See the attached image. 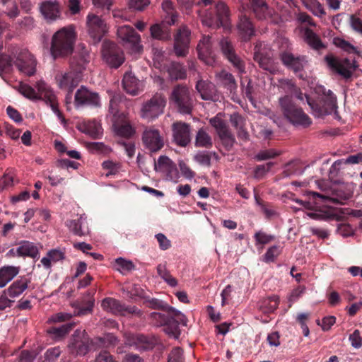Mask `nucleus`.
I'll list each match as a JSON object with an SVG mask.
<instances>
[{"mask_svg":"<svg viewBox=\"0 0 362 362\" xmlns=\"http://www.w3.org/2000/svg\"><path fill=\"white\" fill-rule=\"evenodd\" d=\"M139 301L151 309L160 310L150 314L151 323L156 327H163L164 332L174 339H178L181 334L180 325L187 326V319L180 311L170 306L167 303L148 296H141L137 293V303Z\"/></svg>","mask_w":362,"mask_h":362,"instance_id":"nucleus-1","label":"nucleus"},{"mask_svg":"<svg viewBox=\"0 0 362 362\" xmlns=\"http://www.w3.org/2000/svg\"><path fill=\"white\" fill-rule=\"evenodd\" d=\"M77 39L76 28L74 25L60 28L52 37L50 54L54 59L71 55Z\"/></svg>","mask_w":362,"mask_h":362,"instance_id":"nucleus-2","label":"nucleus"},{"mask_svg":"<svg viewBox=\"0 0 362 362\" xmlns=\"http://www.w3.org/2000/svg\"><path fill=\"white\" fill-rule=\"evenodd\" d=\"M122 99L123 96L119 93L111 95L108 116L117 134L128 139L134 133V129L130 124L127 115L121 112L120 104Z\"/></svg>","mask_w":362,"mask_h":362,"instance_id":"nucleus-3","label":"nucleus"},{"mask_svg":"<svg viewBox=\"0 0 362 362\" xmlns=\"http://www.w3.org/2000/svg\"><path fill=\"white\" fill-rule=\"evenodd\" d=\"M279 103L282 115L293 125L306 128L312 124L309 116L294 103L290 95L281 97L279 99Z\"/></svg>","mask_w":362,"mask_h":362,"instance_id":"nucleus-4","label":"nucleus"},{"mask_svg":"<svg viewBox=\"0 0 362 362\" xmlns=\"http://www.w3.org/2000/svg\"><path fill=\"white\" fill-rule=\"evenodd\" d=\"M169 101L181 114L188 115L192 111L194 100L192 92L185 84H177L173 87Z\"/></svg>","mask_w":362,"mask_h":362,"instance_id":"nucleus-5","label":"nucleus"},{"mask_svg":"<svg viewBox=\"0 0 362 362\" xmlns=\"http://www.w3.org/2000/svg\"><path fill=\"white\" fill-rule=\"evenodd\" d=\"M202 23L209 28L217 29L223 27L230 28L229 11L223 2L217 3L211 11L206 10L201 16Z\"/></svg>","mask_w":362,"mask_h":362,"instance_id":"nucleus-6","label":"nucleus"},{"mask_svg":"<svg viewBox=\"0 0 362 362\" xmlns=\"http://www.w3.org/2000/svg\"><path fill=\"white\" fill-rule=\"evenodd\" d=\"M307 102L313 113L321 117L326 115H336L337 113V98L330 90H325L319 102L307 96Z\"/></svg>","mask_w":362,"mask_h":362,"instance_id":"nucleus-7","label":"nucleus"},{"mask_svg":"<svg viewBox=\"0 0 362 362\" xmlns=\"http://www.w3.org/2000/svg\"><path fill=\"white\" fill-rule=\"evenodd\" d=\"M68 348L72 355L85 356L95 349V342L85 330L78 329L71 335Z\"/></svg>","mask_w":362,"mask_h":362,"instance_id":"nucleus-8","label":"nucleus"},{"mask_svg":"<svg viewBox=\"0 0 362 362\" xmlns=\"http://www.w3.org/2000/svg\"><path fill=\"white\" fill-rule=\"evenodd\" d=\"M166 100L161 94L156 93L150 100L143 103L140 116L148 122L152 121L163 113Z\"/></svg>","mask_w":362,"mask_h":362,"instance_id":"nucleus-9","label":"nucleus"},{"mask_svg":"<svg viewBox=\"0 0 362 362\" xmlns=\"http://www.w3.org/2000/svg\"><path fill=\"white\" fill-rule=\"evenodd\" d=\"M101 54L104 62L111 68L117 69L124 62L123 51L114 42L105 40L102 45Z\"/></svg>","mask_w":362,"mask_h":362,"instance_id":"nucleus-10","label":"nucleus"},{"mask_svg":"<svg viewBox=\"0 0 362 362\" xmlns=\"http://www.w3.org/2000/svg\"><path fill=\"white\" fill-rule=\"evenodd\" d=\"M14 66L22 74L31 76L36 71L37 61L26 49H18L14 52Z\"/></svg>","mask_w":362,"mask_h":362,"instance_id":"nucleus-11","label":"nucleus"},{"mask_svg":"<svg viewBox=\"0 0 362 362\" xmlns=\"http://www.w3.org/2000/svg\"><path fill=\"white\" fill-rule=\"evenodd\" d=\"M74 104L76 109L97 108L101 106V101L98 93L82 86L75 93Z\"/></svg>","mask_w":362,"mask_h":362,"instance_id":"nucleus-12","label":"nucleus"},{"mask_svg":"<svg viewBox=\"0 0 362 362\" xmlns=\"http://www.w3.org/2000/svg\"><path fill=\"white\" fill-rule=\"evenodd\" d=\"M328 66L346 79L352 76L353 71H355L357 66L355 62H352L347 58L342 60L334 57L332 54H327L325 57Z\"/></svg>","mask_w":362,"mask_h":362,"instance_id":"nucleus-13","label":"nucleus"},{"mask_svg":"<svg viewBox=\"0 0 362 362\" xmlns=\"http://www.w3.org/2000/svg\"><path fill=\"white\" fill-rule=\"evenodd\" d=\"M191 32L185 25L180 27L174 35L173 49L178 57H186L189 52Z\"/></svg>","mask_w":362,"mask_h":362,"instance_id":"nucleus-14","label":"nucleus"},{"mask_svg":"<svg viewBox=\"0 0 362 362\" xmlns=\"http://www.w3.org/2000/svg\"><path fill=\"white\" fill-rule=\"evenodd\" d=\"M88 33L93 44L98 43L106 32V25L98 16L89 13L86 18Z\"/></svg>","mask_w":362,"mask_h":362,"instance_id":"nucleus-15","label":"nucleus"},{"mask_svg":"<svg viewBox=\"0 0 362 362\" xmlns=\"http://www.w3.org/2000/svg\"><path fill=\"white\" fill-rule=\"evenodd\" d=\"M282 64L295 74L301 72L307 64V57L304 55H295L290 51H284L280 54Z\"/></svg>","mask_w":362,"mask_h":362,"instance_id":"nucleus-16","label":"nucleus"},{"mask_svg":"<svg viewBox=\"0 0 362 362\" xmlns=\"http://www.w3.org/2000/svg\"><path fill=\"white\" fill-rule=\"evenodd\" d=\"M173 140L180 146L185 147L191 141V132L189 124L176 122L172 125Z\"/></svg>","mask_w":362,"mask_h":362,"instance_id":"nucleus-17","label":"nucleus"},{"mask_svg":"<svg viewBox=\"0 0 362 362\" xmlns=\"http://www.w3.org/2000/svg\"><path fill=\"white\" fill-rule=\"evenodd\" d=\"M101 307L105 311L115 315H126L135 312L134 306H127L119 300L110 297H107L102 300Z\"/></svg>","mask_w":362,"mask_h":362,"instance_id":"nucleus-18","label":"nucleus"},{"mask_svg":"<svg viewBox=\"0 0 362 362\" xmlns=\"http://www.w3.org/2000/svg\"><path fill=\"white\" fill-rule=\"evenodd\" d=\"M142 141L146 146L151 152L160 150L164 146V141L157 129H146L142 136Z\"/></svg>","mask_w":362,"mask_h":362,"instance_id":"nucleus-19","label":"nucleus"},{"mask_svg":"<svg viewBox=\"0 0 362 362\" xmlns=\"http://www.w3.org/2000/svg\"><path fill=\"white\" fill-rule=\"evenodd\" d=\"M155 170L166 175L167 179L176 180L178 177V172L176 165L165 156H160L155 162Z\"/></svg>","mask_w":362,"mask_h":362,"instance_id":"nucleus-20","label":"nucleus"},{"mask_svg":"<svg viewBox=\"0 0 362 362\" xmlns=\"http://www.w3.org/2000/svg\"><path fill=\"white\" fill-rule=\"evenodd\" d=\"M55 78L60 88L71 90H73L78 85L81 79L77 74L70 70L65 73L58 74Z\"/></svg>","mask_w":362,"mask_h":362,"instance_id":"nucleus-21","label":"nucleus"},{"mask_svg":"<svg viewBox=\"0 0 362 362\" xmlns=\"http://www.w3.org/2000/svg\"><path fill=\"white\" fill-rule=\"evenodd\" d=\"M238 34L243 41H249L255 35V27L250 18L246 14L242 13L239 16L237 25Z\"/></svg>","mask_w":362,"mask_h":362,"instance_id":"nucleus-22","label":"nucleus"},{"mask_svg":"<svg viewBox=\"0 0 362 362\" xmlns=\"http://www.w3.org/2000/svg\"><path fill=\"white\" fill-rule=\"evenodd\" d=\"M40 10L47 20L55 21L60 18L61 6L57 1H45L40 5Z\"/></svg>","mask_w":362,"mask_h":362,"instance_id":"nucleus-23","label":"nucleus"},{"mask_svg":"<svg viewBox=\"0 0 362 362\" xmlns=\"http://www.w3.org/2000/svg\"><path fill=\"white\" fill-rule=\"evenodd\" d=\"M261 44L257 43L254 48L253 59L257 62L259 67L265 71L272 74H274L276 71V67L273 62V59L266 54L260 52Z\"/></svg>","mask_w":362,"mask_h":362,"instance_id":"nucleus-24","label":"nucleus"},{"mask_svg":"<svg viewBox=\"0 0 362 362\" xmlns=\"http://www.w3.org/2000/svg\"><path fill=\"white\" fill-rule=\"evenodd\" d=\"M195 88L202 99L204 100H216L217 98L216 87L209 81L199 80L196 83Z\"/></svg>","mask_w":362,"mask_h":362,"instance_id":"nucleus-25","label":"nucleus"},{"mask_svg":"<svg viewBox=\"0 0 362 362\" xmlns=\"http://www.w3.org/2000/svg\"><path fill=\"white\" fill-rule=\"evenodd\" d=\"M218 84L228 90L230 93L235 94L238 89V83L234 76L226 70H221L215 75Z\"/></svg>","mask_w":362,"mask_h":362,"instance_id":"nucleus-26","label":"nucleus"},{"mask_svg":"<svg viewBox=\"0 0 362 362\" xmlns=\"http://www.w3.org/2000/svg\"><path fill=\"white\" fill-rule=\"evenodd\" d=\"M66 226L69 230L75 235L85 236L89 234V228L87 222L83 216H77L76 218L67 220Z\"/></svg>","mask_w":362,"mask_h":362,"instance_id":"nucleus-27","label":"nucleus"},{"mask_svg":"<svg viewBox=\"0 0 362 362\" xmlns=\"http://www.w3.org/2000/svg\"><path fill=\"white\" fill-rule=\"evenodd\" d=\"M36 87L38 91V99L44 100L46 104L52 107L53 105L58 104L57 98L54 90L44 81H38Z\"/></svg>","mask_w":362,"mask_h":362,"instance_id":"nucleus-28","label":"nucleus"},{"mask_svg":"<svg viewBox=\"0 0 362 362\" xmlns=\"http://www.w3.org/2000/svg\"><path fill=\"white\" fill-rule=\"evenodd\" d=\"M197 52L200 59L209 64L212 54V43L209 35H204L197 45Z\"/></svg>","mask_w":362,"mask_h":362,"instance_id":"nucleus-29","label":"nucleus"},{"mask_svg":"<svg viewBox=\"0 0 362 362\" xmlns=\"http://www.w3.org/2000/svg\"><path fill=\"white\" fill-rule=\"evenodd\" d=\"M117 36L124 45H129L133 50L136 47V34L134 28L127 25L119 26L117 29Z\"/></svg>","mask_w":362,"mask_h":362,"instance_id":"nucleus-30","label":"nucleus"},{"mask_svg":"<svg viewBox=\"0 0 362 362\" xmlns=\"http://www.w3.org/2000/svg\"><path fill=\"white\" fill-rule=\"evenodd\" d=\"M251 7L257 18L264 20L272 15V10L265 0H250Z\"/></svg>","mask_w":362,"mask_h":362,"instance_id":"nucleus-31","label":"nucleus"},{"mask_svg":"<svg viewBox=\"0 0 362 362\" xmlns=\"http://www.w3.org/2000/svg\"><path fill=\"white\" fill-rule=\"evenodd\" d=\"M16 248V255L18 257H29L35 258L39 255L37 247L32 242L23 240Z\"/></svg>","mask_w":362,"mask_h":362,"instance_id":"nucleus-32","label":"nucleus"},{"mask_svg":"<svg viewBox=\"0 0 362 362\" xmlns=\"http://www.w3.org/2000/svg\"><path fill=\"white\" fill-rule=\"evenodd\" d=\"M30 281L25 276L13 281L11 286L5 290L10 298H14L19 296L28 287Z\"/></svg>","mask_w":362,"mask_h":362,"instance_id":"nucleus-33","label":"nucleus"},{"mask_svg":"<svg viewBox=\"0 0 362 362\" xmlns=\"http://www.w3.org/2000/svg\"><path fill=\"white\" fill-rule=\"evenodd\" d=\"M74 323H66L60 327H51L47 329V334L54 341L64 339L74 327Z\"/></svg>","mask_w":362,"mask_h":362,"instance_id":"nucleus-34","label":"nucleus"},{"mask_svg":"<svg viewBox=\"0 0 362 362\" xmlns=\"http://www.w3.org/2000/svg\"><path fill=\"white\" fill-rule=\"evenodd\" d=\"M20 267L14 266H4L0 268V287H4L18 275Z\"/></svg>","mask_w":362,"mask_h":362,"instance_id":"nucleus-35","label":"nucleus"},{"mask_svg":"<svg viewBox=\"0 0 362 362\" xmlns=\"http://www.w3.org/2000/svg\"><path fill=\"white\" fill-rule=\"evenodd\" d=\"M94 298H82L80 302L74 303L75 308L74 313L76 315L82 316L92 313L94 306Z\"/></svg>","mask_w":362,"mask_h":362,"instance_id":"nucleus-36","label":"nucleus"},{"mask_svg":"<svg viewBox=\"0 0 362 362\" xmlns=\"http://www.w3.org/2000/svg\"><path fill=\"white\" fill-rule=\"evenodd\" d=\"M162 9L163 11V20L168 25H175L177 21V12L173 7V3L169 0H163L162 3Z\"/></svg>","mask_w":362,"mask_h":362,"instance_id":"nucleus-37","label":"nucleus"},{"mask_svg":"<svg viewBox=\"0 0 362 362\" xmlns=\"http://www.w3.org/2000/svg\"><path fill=\"white\" fill-rule=\"evenodd\" d=\"M168 25L165 23V20L163 21L160 25L156 24L151 27V34L153 38L162 40H167L170 38V33L168 29Z\"/></svg>","mask_w":362,"mask_h":362,"instance_id":"nucleus-38","label":"nucleus"},{"mask_svg":"<svg viewBox=\"0 0 362 362\" xmlns=\"http://www.w3.org/2000/svg\"><path fill=\"white\" fill-rule=\"evenodd\" d=\"M279 298L276 296H268L263 298L259 303V309L263 313L269 314L274 313L279 306Z\"/></svg>","mask_w":362,"mask_h":362,"instance_id":"nucleus-39","label":"nucleus"},{"mask_svg":"<svg viewBox=\"0 0 362 362\" xmlns=\"http://www.w3.org/2000/svg\"><path fill=\"white\" fill-rule=\"evenodd\" d=\"M304 37L305 42L314 49L320 50L325 47L320 37L310 28L305 29Z\"/></svg>","mask_w":362,"mask_h":362,"instance_id":"nucleus-40","label":"nucleus"},{"mask_svg":"<svg viewBox=\"0 0 362 362\" xmlns=\"http://www.w3.org/2000/svg\"><path fill=\"white\" fill-rule=\"evenodd\" d=\"M301 2L314 16L322 18L326 15L322 4L318 0H301Z\"/></svg>","mask_w":362,"mask_h":362,"instance_id":"nucleus-41","label":"nucleus"},{"mask_svg":"<svg viewBox=\"0 0 362 362\" xmlns=\"http://www.w3.org/2000/svg\"><path fill=\"white\" fill-rule=\"evenodd\" d=\"M168 71L172 79L182 80L187 77V69L183 64L179 62H171Z\"/></svg>","mask_w":362,"mask_h":362,"instance_id":"nucleus-42","label":"nucleus"},{"mask_svg":"<svg viewBox=\"0 0 362 362\" xmlns=\"http://www.w3.org/2000/svg\"><path fill=\"white\" fill-rule=\"evenodd\" d=\"M195 146L206 148H211L213 146L211 136L204 129H200L196 135Z\"/></svg>","mask_w":362,"mask_h":362,"instance_id":"nucleus-43","label":"nucleus"},{"mask_svg":"<svg viewBox=\"0 0 362 362\" xmlns=\"http://www.w3.org/2000/svg\"><path fill=\"white\" fill-rule=\"evenodd\" d=\"M221 113L217 114L209 119V124L215 129L218 136L230 130L226 120L222 118Z\"/></svg>","mask_w":362,"mask_h":362,"instance_id":"nucleus-44","label":"nucleus"},{"mask_svg":"<svg viewBox=\"0 0 362 362\" xmlns=\"http://www.w3.org/2000/svg\"><path fill=\"white\" fill-rule=\"evenodd\" d=\"M278 83L279 89L285 93L286 95L292 97V95L298 94L299 89L291 79L282 78L279 80Z\"/></svg>","mask_w":362,"mask_h":362,"instance_id":"nucleus-45","label":"nucleus"},{"mask_svg":"<svg viewBox=\"0 0 362 362\" xmlns=\"http://www.w3.org/2000/svg\"><path fill=\"white\" fill-rule=\"evenodd\" d=\"M112 267L115 270L119 272L124 275L128 274L134 269V264L132 261L122 257H119L115 259L114 262H112Z\"/></svg>","mask_w":362,"mask_h":362,"instance_id":"nucleus-46","label":"nucleus"},{"mask_svg":"<svg viewBox=\"0 0 362 362\" xmlns=\"http://www.w3.org/2000/svg\"><path fill=\"white\" fill-rule=\"evenodd\" d=\"M156 344L155 338L137 334V351L151 350Z\"/></svg>","mask_w":362,"mask_h":362,"instance_id":"nucleus-47","label":"nucleus"},{"mask_svg":"<svg viewBox=\"0 0 362 362\" xmlns=\"http://www.w3.org/2000/svg\"><path fill=\"white\" fill-rule=\"evenodd\" d=\"M122 86L124 90L132 95H136V77L132 72L125 73L122 79Z\"/></svg>","mask_w":362,"mask_h":362,"instance_id":"nucleus-48","label":"nucleus"},{"mask_svg":"<svg viewBox=\"0 0 362 362\" xmlns=\"http://www.w3.org/2000/svg\"><path fill=\"white\" fill-rule=\"evenodd\" d=\"M14 61V52H13L11 55L1 54L0 55V75L3 73H10L13 70Z\"/></svg>","mask_w":362,"mask_h":362,"instance_id":"nucleus-49","label":"nucleus"},{"mask_svg":"<svg viewBox=\"0 0 362 362\" xmlns=\"http://www.w3.org/2000/svg\"><path fill=\"white\" fill-rule=\"evenodd\" d=\"M219 45L221 52L226 59L237 54L233 43L227 37H223L219 42Z\"/></svg>","mask_w":362,"mask_h":362,"instance_id":"nucleus-50","label":"nucleus"},{"mask_svg":"<svg viewBox=\"0 0 362 362\" xmlns=\"http://www.w3.org/2000/svg\"><path fill=\"white\" fill-rule=\"evenodd\" d=\"M157 273L169 286L175 287L177 284V281L174 278L167 269L165 264H160L157 266Z\"/></svg>","mask_w":362,"mask_h":362,"instance_id":"nucleus-51","label":"nucleus"},{"mask_svg":"<svg viewBox=\"0 0 362 362\" xmlns=\"http://www.w3.org/2000/svg\"><path fill=\"white\" fill-rule=\"evenodd\" d=\"M310 199L309 201H303L297 199L296 202L300 204L301 206L305 207L307 209H313L315 204H317V203L315 202L317 198L321 199L322 200L328 199L329 197L327 196H325L323 194H320L315 192H309Z\"/></svg>","mask_w":362,"mask_h":362,"instance_id":"nucleus-52","label":"nucleus"},{"mask_svg":"<svg viewBox=\"0 0 362 362\" xmlns=\"http://www.w3.org/2000/svg\"><path fill=\"white\" fill-rule=\"evenodd\" d=\"M86 64V61L83 59V57L80 58H73L70 62V71L72 72L77 74L79 78H81L82 73L85 69V66Z\"/></svg>","mask_w":362,"mask_h":362,"instance_id":"nucleus-53","label":"nucleus"},{"mask_svg":"<svg viewBox=\"0 0 362 362\" xmlns=\"http://www.w3.org/2000/svg\"><path fill=\"white\" fill-rule=\"evenodd\" d=\"M223 146L228 151L230 150L235 143V138L230 130L218 136Z\"/></svg>","mask_w":362,"mask_h":362,"instance_id":"nucleus-54","label":"nucleus"},{"mask_svg":"<svg viewBox=\"0 0 362 362\" xmlns=\"http://www.w3.org/2000/svg\"><path fill=\"white\" fill-rule=\"evenodd\" d=\"M19 92L25 98L30 100L38 99V92L37 93L30 86L21 83L18 88Z\"/></svg>","mask_w":362,"mask_h":362,"instance_id":"nucleus-55","label":"nucleus"},{"mask_svg":"<svg viewBox=\"0 0 362 362\" xmlns=\"http://www.w3.org/2000/svg\"><path fill=\"white\" fill-rule=\"evenodd\" d=\"M227 60L233 65L240 76L245 73V63L238 54Z\"/></svg>","mask_w":362,"mask_h":362,"instance_id":"nucleus-56","label":"nucleus"},{"mask_svg":"<svg viewBox=\"0 0 362 362\" xmlns=\"http://www.w3.org/2000/svg\"><path fill=\"white\" fill-rule=\"evenodd\" d=\"M255 244L257 245H266L273 241L275 239L274 235L267 234L263 231H258L255 233L254 235Z\"/></svg>","mask_w":362,"mask_h":362,"instance_id":"nucleus-57","label":"nucleus"},{"mask_svg":"<svg viewBox=\"0 0 362 362\" xmlns=\"http://www.w3.org/2000/svg\"><path fill=\"white\" fill-rule=\"evenodd\" d=\"M273 162H269L265 165H258L254 170V177L256 179L262 178L274 165Z\"/></svg>","mask_w":362,"mask_h":362,"instance_id":"nucleus-58","label":"nucleus"},{"mask_svg":"<svg viewBox=\"0 0 362 362\" xmlns=\"http://www.w3.org/2000/svg\"><path fill=\"white\" fill-rule=\"evenodd\" d=\"M14 185V177L11 170H7L6 173L0 179V189H4L12 187Z\"/></svg>","mask_w":362,"mask_h":362,"instance_id":"nucleus-59","label":"nucleus"},{"mask_svg":"<svg viewBox=\"0 0 362 362\" xmlns=\"http://www.w3.org/2000/svg\"><path fill=\"white\" fill-rule=\"evenodd\" d=\"M334 43L337 47L341 48L345 52H347L349 53L356 52V47L351 43H349L348 41L344 39L339 37L334 38Z\"/></svg>","mask_w":362,"mask_h":362,"instance_id":"nucleus-60","label":"nucleus"},{"mask_svg":"<svg viewBox=\"0 0 362 362\" xmlns=\"http://www.w3.org/2000/svg\"><path fill=\"white\" fill-rule=\"evenodd\" d=\"M279 154V152H277L274 149H267L259 151L257 154L255 155V158L257 161H262L276 158Z\"/></svg>","mask_w":362,"mask_h":362,"instance_id":"nucleus-61","label":"nucleus"},{"mask_svg":"<svg viewBox=\"0 0 362 362\" xmlns=\"http://www.w3.org/2000/svg\"><path fill=\"white\" fill-rule=\"evenodd\" d=\"M167 362H184L183 350L180 347L173 348L168 355Z\"/></svg>","mask_w":362,"mask_h":362,"instance_id":"nucleus-62","label":"nucleus"},{"mask_svg":"<svg viewBox=\"0 0 362 362\" xmlns=\"http://www.w3.org/2000/svg\"><path fill=\"white\" fill-rule=\"evenodd\" d=\"M103 169L107 170L106 176L108 177L110 175H115L119 172L120 165L118 163H115L112 160H105L102 163Z\"/></svg>","mask_w":362,"mask_h":362,"instance_id":"nucleus-63","label":"nucleus"},{"mask_svg":"<svg viewBox=\"0 0 362 362\" xmlns=\"http://www.w3.org/2000/svg\"><path fill=\"white\" fill-rule=\"evenodd\" d=\"M281 252L279 246L274 245L270 247L264 255V260L266 262H273Z\"/></svg>","mask_w":362,"mask_h":362,"instance_id":"nucleus-64","label":"nucleus"}]
</instances>
